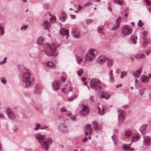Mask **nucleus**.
Instances as JSON below:
<instances>
[{"label": "nucleus", "instance_id": "nucleus-28", "mask_svg": "<svg viewBox=\"0 0 151 151\" xmlns=\"http://www.w3.org/2000/svg\"><path fill=\"white\" fill-rule=\"evenodd\" d=\"M132 132L131 130H129L128 131H126L124 133L125 136L127 138H129L132 135Z\"/></svg>", "mask_w": 151, "mask_h": 151}, {"label": "nucleus", "instance_id": "nucleus-8", "mask_svg": "<svg viewBox=\"0 0 151 151\" xmlns=\"http://www.w3.org/2000/svg\"><path fill=\"white\" fill-rule=\"evenodd\" d=\"M61 85V82L58 80H56L52 83V86L53 89L56 91L59 90Z\"/></svg>", "mask_w": 151, "mask_h": 151}, {"label": "nucleus", "instance_id": "nucleus-47", "mask_svg": "<svg viewBox=\"0 0 151 151\" xmlns=\"http://www.w3.org/2000/svg\"><path fill=\"white\" fill-rule=\"evenodd\" d=\"M7 59L6 57H5L4 58L3 60L0 62V64L1 65H2L4 64L6 62Z\"/></svg>", "mask_w": 151, "mask_h": 151}, {"label": "nucleus", "instance_id": "nucleus-52", "mask_svg": "<svg viewBox=\"0 0 151 151\" xmlns=\"http://www.w3.org/2000/svg\"><path fill=\"white\" fill-rule=\"evenodd\" d=\"M27 26L26 25H24L23 26H22L21 27V29L22 30H24L27 29Z\"/></svg>", "mask_w": 151, "mask_h": 151}, {"label": "nucleus", "instance_id": "nucleus-46", "mask_svg": "<svg viewBox=\"0 0 151 151\" xmlns=\"http://www.w3.org/2000/svg\"><path fill=\"white\" fill-rule=\"evenodd\" d=\"M93 4L92 2L91 1H89L87 3H85L84 5V6L85 7H87L90 6L92 5Z\"/></svg>", "mask_w": 151, "mask_h": 151}, {"label": "nucleus", "instance_id": "nucleus-19", "mask_svg": "<svg viewBox=\"0 0 151 151\" xmlns=\"http://www.w3.org/2000/svg\"><path fill=\"white\" fill-rule=\"evenodd\" d=\"M42 26H43L44 29H47L49 30V28L50 27V22L46 20L44 21L42 24Z\"/></svg>", "mask_w": 151, "mask_h": 151}, {"label": "nucleus", "instance_id": "nucleus-25", "mask_svg": "<svg viewBox=\"0 0 151 151\" xmlns=\"http://www.w3.org/2000/svg\"><path fill=\"white\" fill-rule=\"evenodd\" d=\"M58 128L59 129L63 132L68 131L67 126L65 125H61L58 127Z\"/></svg>", "mask_w": 151, "mask_h": 151}, {"label": "nucleus", "instance_id": "nucleus-11", "mask_svg": "<svg viewBox=\"0 0 151 151\" xmlns=\"http://www.w3.org/2000/svg\"><path fill=\"white\" fill-rule=\"evenodd\" d=\"M6 112L9 118L14 119L15 117L14 113L10 108L8 107L6 109Z\"/></svg>", "mask_w": 151, "mask_h": 151}, {"label": "nucleus", "instance_id": "nucleus-26", "mask_svg": "<svg viewBox=\"0 0 151 151\" xmlns=\"http://www.w3.org/2000/svg\"><path fill=\"white\" fill-rule=\"evenodd\" d=\"M145 57V55L143 53L137 54L134 56L135 58L136 59H141L144 58Z\"/></svg>", "mask_w": 151, "mask_h": 151}, {"label": "nucleus", "instance_id": "nucleus-18", "mask_svg": "<svg viewBox=\"0 0 151 151\" xmlns=\"http://www.w3.org/2000/svg\"><path fill=\"white\" fill-rule=\"evenodd\" d=\"M107 58L103 56H100L97 59V62L100 64H103L105 61H106Z\"/></svg>", "mask_w": 151, "mask_h": 151}, {"label": "nucleus", "instance_id": "nucleus-5", "mask_svg": "<svg viewBox=\"0 0 151 151\" xmlns=\"http://www.w3.org/2000/svg\"><path fill=\"white\" fill-rule=\"evenodd\" d=\"M97 52L95 49L91 48L88 50V52L86 53L85 56V59L89 62H91L95 58V55Z\"/></svg>", "mask_w": 151, "mask_h": 151}, {"label": "nucleus", "instance_id": "nucleus-9", "mask_svg": "<svg viewBox=\"0 0 151 151\" xmlns=\"http://www.w3.org/2000/svg\"><path fill=\"white\" fill-rule=\"evenodd\" d=\"M89 112L88 108L85 105H83L82 106V109L79 111L80 115L81 116H86Z\"/></svg>", "mask_w": 151, "mask_h": 151}, {"label": "nucleus", "instance_id": "nucleus-15", "mask_svg": "<svg viewBox=\"0 0 151 151\" xmlns=\"http://www.w3.org/2000/svg\"><path fill=\"white\" fill-rule=\"evenodd\" d=\"M67 14L64 11H62L61 12V15L59 17V19L62 21L64 22L67 19Z\"/></svg>", "mask_w": 151, "mask_h": 151}, {"label": "nucleus", "instance_id": "nucleus-10", "mask_svg": "<svg viewBox=\"0 0 151 151\" xmlns=\"http://www.w3.org/2000/svg\"><path fill=\"white\" fill-rule=\"evenodd\" d=\"M71 34L72 36L75 38L78 39L81 37V34L79 30L76 28L72 29Z\"/></svg>", "mask_w": 151, "mask_h": 151}, {"label": "nucleus", "instance_id": "nucleus-38", "mask_svg": "<svg viewBox=\"0 0 151 151\" xmlns=\"http://www.w3.org/2000/svg\"><path fill=\"white\" fill-rule=\"evenodd\" d=\"M0 80L2 83L4 85H6L7 83V81L5 77H1L0 78Z\"/></svg>", "mask_w": 151, "mask_h": 151}, {"label": "nucleus", "instance_id": "nucleus-40", "mask_svg": "<svg viewBox=\"0 0 151 151\" xmlns=\"http://www.w3.org/2000/svg\"><path fill=\"white\" fill-rule=\"evenodd\" d=\"M41 128V124L37 123H36L35 124V126L34 129V130L35 131L38 130L39 129H40Z\"/></svg>", "mask_w": 151, "mask_h": 151}, {"label": "nucleus", "instance_id": "nucleus-35", "mask_svg": "<svg viewBox=\"0 0 151 151\" xmlns=\"http://www.w3.org/2000/svg\"><path fill=\"white\" fill-rule=\"evenodd\" d=\"M119 24L118 23H115L114 27L112 28L111 30L115 31L119 27Z\"/></svg>", "mask_w": 151, "mask_h": 151}, {"label": "nucleus", "instance_id": "nucleus-14", "mask_svg": "<svg viewBox=\"0 0 151 151\" xmlns=\"http://www.w3.org/2000/svg\"><path fill=\"white\" fill-rule=\"evenodd\" d=\"M60 34L63 36H67L66 38H67L69 37V31L68 29L65 28H61L60 30Z\"/></svg>", "mask_w": 151, "mask_h": 151}, {"label": "nucleus", "instance_id": "nucleus-57", "mask_svg": "<svg viewBox=\"0 0 151 151\" xmlns=\"http://www.w3.org/2000/svg\"><path fill=\"white\" fill-rule=\"evenodd\" d=\"M94 97L93 96H90V99L91 102H93L94 101Z\"/></svg>", "mask_w": 151, "mask_h": 151}, {"label": "nucleus", "instance_id": "nucleus-17", "mask_svg": "<svg viewBox=\"0 0 151 151\" xmlns=\"http://www.w3.org/2000/svg\"><path fill=\"white\" fill-rule=\"evenodd\" d=\"M123 150L125 151H134V149L130 148V145L129 144H125L122 145Z\"/></svg>", "mask_w": 151, "mask_h": 151}, {"label": "nucleus", "instance_id": "nucleus-23", "mask_svg": "<svg viewBox=\"0 0 151 151\" xmlns=\"http://www.w3.org/2000/svg\"><path fill=\"white\" fill-rule=\"evenodd\" d=\"M140 138V136L139 134L136 133L132 135V142H137L139 140Z\"/></svg>", "mask_w": 151, "mask_h": 151}, {"label": "nucleus", "instance_id": "nucleus-1", "mask_svg": "<svg viewBox=\"0 0 151 151\" xmlns=\"http://www.w3.org/2000/svg\"><path fill=\"white\" fill-rule=\"evenodd\" d=\"M43 50L45 54L48 56L57 55L55 52L56 50V46L53 43L49 44H45L43 45Z\"/></svg>", "mask_w": 151, "mask_h": 151}, {"label": "nucleus", "instance_id": "nucleus-58", "mask_svg": "<svg viewBox=\"0 0 151 151\" xmlns=\"http://www.w3.org/2000/svg\"><path fill=\"white\" fill-rule=\"evenodd\" d=\"M48 7H49V6L47 4H44V9H48Z\"/></svg>", "mask_w": 151, "mask_h": 151}, {"label": "nucleus", "instance_id": "nucleus-42", "mask_svg": "<svg viewBox=\"0 0 151 151\" xmlns=\"http://www.w3.org/2000/svg\"><path fill=\"white\" fill-rule=\"evenodd\" d=\"M110 75V80L112 82L114 81V77L113 74V71L112 70H111L110 73H109Z\"/></svg>", "mask_w": 151, "mask_h": 151}, {"label": "nucleus", "instance_id": "nucleus-39", "mask_svg": "<svg viewBox=\"0 0 151 151\" xmlns=\"http://www.w3.org/2000/svg\"><path fill=\"white\" fill-rule=\"evenodd\" d=\"M106 61H107V64L109 66L111 65L114 63L113 60L111 59H109L108 58L106 59Z\"/></svg>", "mask_w": 151, "mask_h": 151}, {"label": "nucleus", "instance_id": "nucleus-51", "mask_svg": "<svg viewBox=\"0 0 151 151\" xmlns=\"http://www.w3.org/2000/svg\"><path fill=\"white\" fill-rule=\"evenodd\" d=\"M121 18L120 17H118L116 19V23H119L120 24V22L121 20Z\"/></svg>", "mask_w": 151, "mask_h": 151}, {"label": "nucleus", "instance_id": "nucleus-21", "mask_svg": "<svg viewBox=\"0 0 151 151\" xmlns=\"http://www.w3.org/2000/svg\"><path fill=\"white\" fill-rule=\"evenodd\" d=\"M97 108L98 109L99 113L100 115H104L105 114V111H106L107 109L106 106L104 105L102 106V109L99 106H98Z\"/></svg>", "mask_w": 151, "mask_h": 151}, {"label": "nucleus", "instance_id": "nucleus-2", "mask_svg": "<svg viewBox=\"0 0 151 151\" xmlns=\"http://www.w3.org/2000/svg\"><path fill=\"white\" fill-rule=\"evenodd\" d=\"M35 137L43 149H45L46 151L49 150L50 145L47 141H45L46 138L45 135H42L41 133H38L35 134Z\"/></svg>", "mask_w": 151, "mask_h": 151}, {"label": "nucleus", "instance_id": "nucleus-53", "mask_svg": "<svg viewBox=\"0 0 151 151\" xmlns=\"http://www.w3.org/2000/svg\"><path fill=\"white\" fill-rule=\"evenodd\" d=\"M35 93L37 94H39L40 93V91L39 89H37V88H35Z\"/></svg>", "mask_w": 151, "mask_h": 151}, {"label": "nucleus", "instance_id": "nucleus-4", "mask_svg": "<svg viewBox=\"0 0 151 151\" xmlns=\"http://www.w3.org/2000/svg\"><path fill=\"white\" fill-rule=\"evenodd\" d=\"M101 83V81L98 78H93L90 81V87L97 91L101 90V87L100 86V84Z\"/></svg>", "mask_w": 151, "mask_h": 151}, {"label": "nucleus", "instance_id": "nucleus-6", "mask_svg": "<svg viewBox=\"0 0 151 151\" xmlns=\"http://www.w3.org/2000/svg\"><path fill=\"white\" fill-rule=\"evenodd\" d=\"M132 32L131 27L128 25H124L121 28V32L125 36L130 35Z\"/></svg>", "mask_w": 151, "mask_h": 151}, {"label": "nucleus", "instance_id": "nucleus-49", "mask_svg": "<svg viewBox=\"0 0 151 151\" xmlns=\"http://www.w3.org/2000/svg\"><path fill=\"white\" fill-rule=\"evenodd\" d=\"M83 73V70H82V69H81L79 70H78L77 72L78 75L79 76H81L82 75Z\"/></svg>", "mask_w": 151, "mask_h": 151}, {"label": "nucleus", "instance_id": "nucleus-29", "mask_svg": "<svg viewBox=\"0 0 151 151\" xmlns=\"http://www.w3.org/2000/svg\"><path fill=\"white\" fill-rule=\"evenodd\" d=\"M131 40L132 42L134 44H135L137 43V37L136 35H132L130 37Z\"/></svg>", "mask_w": 151, "mask_h": 151}, {"label": "nucleus", "instance_id": "nucleus-27", "mask_svg": "<svg viewBox=\"0 0 151 151\" xmlns=\"http://www.w3.org/2000/svg\"><path fill=\"white\" fill-rule=\"evenodd\" d=\"M72 88L71 87L69 86L68 87H64L61 89L62 92L64 93H68L69 91H71L72 90Z\"/></svg>", "mask_w": 151, "mask_h": 151}, {"label": "nucleus", "instance_id": "nucleus-41", "mask_svg": "<svg viewBox=\"0 0 151 151\" xmlns=\"http://www.w3.org/2000/svg\"><path fill=\"white\" fill-rule=\"evenodd\" d=\"M104 27L103 25L99 26L97 29L98 31L101 33H103V28Z\"/></svg>", "mask_w": 151, "mask_h": 151}, {"label": "nucleus", "instance_id": "nucleus-31", "mask_svg": "<svg viewBox=\"0 0 151 151\" xmlns=\"http://www.w3.org/2000/svg\"><path fill=\"white\" fill-rule=\"evenodd\" d=\"M115 3L117 4L118 5H122L124 4V0H111Z\"/></svg>", "mask_w": 151, "mask_h": 151}, {"label": "nucleus", "instance_id": "nucleus-32", "mask_svg": "<svg viewBox=\"0 0 151 151\" xmlns=\"http://www.w3.org/2000/svg\"><path fill=\"white\" fill-rule=\"evenodd\" d=\"M4 27L1 24H0V35L2 36L4 34Z\"/></svg>", "mask_w": 151, "mask_h": 151}, {"label": "nucleus", "instance_id": "nucleus-33", "mask_svg": "<svg viewBox=\"0 0 151 151\" xmlns=\"http://www.w3.org/2000/svg\"><path fill=\"white\" fill-rule=\"evenodd\" d=\"M46 64L48 67H54L56 63L55 62L52 61H48Z\"/></svg>", "mask_w": 151, "mask_h": 151}, {"label": "nucleus", "instance_id": "nucleus-64", "mask_svg": "<svg viewBox=\"0 0 151 151\" xmlns=\"http://www.w3.org/2000/svg\"><path fill=\"white\" fill-rule=\"evenodd\" d=\"M61 79L62 81L63 82H64L66 80V78H65V77H63V76H62L61 77Z\"/></svg>", "mask_w": 151, "mask_h": 151}, {"label": "nucleus", "instance_id": "nucleus-34", "mask_svg": "<svg viewBox=\"0 0 151 151\" xmlns=\"http://www.w3.org/2000/svg\"><path fill=\"white\" fill-rule=\"evenodd\" d=\"M141 79L142 82L146 83L149 81V78L148 77L143 76H141Z\"/></svg>", "mask_w": 151, "mask_h": 151}, {"label": "nucleus", "instance_id": "nucleus-63", "mask_svg": "<svg viewBox=\"0 0 151 151\" xmlns=\"http://www.w3.org/2000/svg\"><path fill=\"white\" fill-rule=\"evenodd\" d=\"M145 1L147 5H148L150 4V2L149 1V0H145Z\"/></svg>", "mask_w": 151, "mask_h": 151}, {"label": "nucleus", "instance_id": "nucleus-24", "mask_svg": "<svg viewBox=\"0 0 151 151\" xmlns=\"http://www.w3.org/2000/svg\"><path fill=\"white\" fill-rule=\"evenodd\" d=\"M147 126V125L146 124H144L140 127L139 131L142 134H144L145 133Z\"/></svg>", "mask_w": 151, "mask_h": 151}, {"label": "nucleus", "instance_id": "nucleus-43", "mask_svg": "<svg viewBox=\"0 0 151 151\" xmlns=\"http://www.w3.org/2000/svg\"><path fill=\"white\" fill-rule=\"evenodd\" d=\"M77 97V95H75V97H70L67 99V101L68 102H71L74 100V99Z\"/></svg>", "mask_w": 151, "mask_h": 151}, {"label": "nucleus", "instance_id": "nucleus-44", "mask_svg": "<svg viewBox=\"0 0 151 151\" xmlns=\"http://www.w3.org/2000/svg\"><path fill=\"white\" fill-rule=\"evenodd\" d=\"M76 58L77 62L79 63H80L82 61V59L80 58L77 55H76Z\"/></svg>", "mask_w": 151, "mask_h": 151}, {"label": "nucleus", "instance_id": "nucleus-48", "mask_svg": "<svg viewBox=\"0 0 151 151\" xmlns=\"http://www.w3.org/2000/svg\"><path fill=\"white\" fill-rule=\"evenodd\" d=\"M138 24L139 26L141 27L143 26V24L141 20H139L138 22Z\"/></svg>", "mask_w": 151, "mask_h": 151}, {"label": "nucleus", "instance_id": "nucleus-30", "mask_svg": "<svg viewBox=\"0 0 151 151\" xmlns=\"http://www.w3.org/2000/svg\"><path fill=\"white\" fill-rule=\"evenodd\" d=\"M44 42V38L42 37H39L37 40V44L40 45H42Z\"/></svg>", "mask_w": 151, "mask_h": 151}, {"label": "nucleus", "instance_id": "nucleus-12", "mask_svg": "<svg viewBox=\"0 0 151 151\" xmlns=\"http://www.w3.org/2000/svg\"><path fill=\"white\" fill-rule=\"evenodd\" d=\"M90 124L86 125L84 127L85 135L86 136L88 134L91 135L92 131Z\"/></svg>", "mask_w": 151, "mask_h": 151}, {"label": "nucleus", "instance_id": "nucleus-3", "mask_svg": "<svg viewBox=\"0 0 151 151\" xmlns=\"http://www.w3.org/2000/svg\"><path fill=\"white\" fill-rule=\"evenodd\" d=\"M31 74L29 72L23 73L22 80L23 83H25V87L29 88L32 84L34 78L31 77Z\"/></svg>", "mask_w": 151, "mask_h": 151}, {"label": "nucleus", "instance_id": "nucleus-61", "mask_svg": "<svg viewBox=\"0 0 151 151\" xmlns=\"http://www.w3.org/2000/svg\"><path fill=\"white\" fill-rule=\"evenodd\" d=\"M48 128V127L47 126H45L43 127H41L40 129L41 130H43L45 129H46L47 128Z\"/></svg>", "mask_w": 151, "mask_h": 151}, {"label": "nucleus", "instance_id": "nucleus-16", "mask_svg": "<svg viewBox=\"0 0 151 151\" xmlns=\"http://www.w3.org/2000/svg\"><path fill=\"white\" fill-rule=\"evenodd\" d=\"M93 128L94 130L99 131L102 129L101 125L99 124L96 121H93Z\"/></svg>", "mask_w": 151, "mask_h": 151}, {"label": "nucleus", "instance_id": "nucleus-54", "mask_svg": "<svg viewBox=\"0 0 151 151\" xmlns=\"http://www.w3.org/2000/svg\"><path fill=\"white\" fill-rule=\"evenodd\" d=\"M112 139L114 143L115 144L116 143V137L114 135H113L112 137Z\"/></svg>", "mask_w": 151, "mask_h": 151}, {"label": "nucleus", "instance_id": "nucleus-60", "mask_svg": "<svg viewBox=\"0 0 151 151\" xmlns=\"http://www.w3.org/2000/svg\"><path fill=\"white\" fill-rule=\"evenodd\" d=\"M86 80V78L85 77H83L81 78V80L84 81V85H86L87 83L86 81H84Z\"/></svg>", "mask_w": 151, "mask_h": 151}, {"label": "nucleus", "instance_id": "nucleus-7", "mask_svg": "<svg viewBox=\"0 0 151 151\" xmlns=\"http://www.w3.org/2000/svg\"><path fill=\"white\" fill-rule=\"evenodd\" d=\"M118 114V124L120 126L123 123L124 120V116L123 111L121 109H119L117 110Z\"/></svg>", "mask_w": 151, "mask_h": 151}, {"label": "nucleus", "instance_id": "nucleus-22", "mask_svg": "<svg viewBox=\"0 0 151 151\" xmlns=\"http://www.w3.org/2000/svg\"><path fill=\"white\" fill-rule=\"evenodd\" d=\"M110 96V93L107 92H103L101 93V99L105 98L106 99H108Z\"/></svg>", "mask_w": 151, "mask_h": 151}, {"label": "nucleus", "instance_id": "nucleus-20", "mask_svg": "<svg viewBox=\"0 0 151 151\" xmlns=\"http://www.w3.org/2000/svg\"><path fill=\"white\" fill-rule=\"evenodd\" d=\"M142 70V68L140 67L139 69L134 71L133 74L135 78L139 77L141 73Z\"/></svg>", "mask_w": 151, "mask_h": 151}, {"label": "nucleus", "instance_id": "nucleus-62", "mask_svg": "<svg viewBox=\"0 0 151 151\" xmlns=\"http://www.w3.org/2000/svg\"><path fill=\"white\" fill-rule=\"evenodd\" d=\"M88 139L87 137H85L82 140V142H86L87 140Z\"/></svg>", "mask_w": 151, "mask_h": 151}, {"label": "nucleus", "instance_id": "nucleus-50", "mask_svg": "<svg viewBox=\"0 0 151 151\" xmlns=\"http://www.w3.org/2000/svg\"><path fill=\"white\" fill-rule=\"evenodd\" d=\"M60 111L61 112H65L66 111V109L65 107H63L60 109Z\"/></svg>", "mask_w": 151, "mask_h": 151}, {"label": "nucleus", "instance_id": "nucleus-55", "mask_svg": "<svg viewBox=\"0 0 151 151\" xmlns=\"http://www.w3.org/2000/svg\"><path fill=\"white\" fill-rule=\"evenodd\" d=\"M70 119L72 121H75L76 120V118L73 115H72L70 117Z\"/></svg>", "mask_w": 151, "mask_h": 151}, {"label": "nucleus", "instance_id": "nucleus-45", "mask_svg": "<svg viewBox=\"0 0 151 151\" xmlns=\"http://www.w3.org/2000/svg\"><path fill=\"white\" fill-rule=\"evenodd\" d=\"M127 74V73L125 71H122L121 72V74L120 78L122 79Z\"/></svg>", "mask_w": 151, "mask_h": 151}, {"label": "nucleus", "instance_id": "nucleus-37", "mask_svg": "<svg viewBox=\"0 0 151 151\" xmlns=\"http://www.w3.org/2000/svg\"><path fill=\"white\" fill-rule=\"evenodd\" d=\"M56 17L55 16H52L50 19V22L52 23H55L56 21Z\"/></svg>", "mask_w": 151, "mask_h": 151}, {"label": "nucleus", "instance_id": "nucleus-56", "mask_svg": "<svg viewBox=\"0 0 151 151\" xmlns=\"http://www.w3.org/2000/svg\"><path fill=\"white\" fill-rule=\"evenodd\" d=\"M93 20L91 19H88L87 20L86 23L88 24H89L92 22Z\"/></svg>", "mask_w": 151, "mask_h": 151}, {"label": "nucleus", "instance_id": "nucleus-13", "mask_svg": "<svg viewBox=\"0 0 151 151\" xmlns=\"http://www.w3.org/2000/svg\"><path fill=\"white\" fill-rule=\"evenodd\" d=\"M143 144L146 146H149L151 144V138L150 136H145L143 139Z\"/></svg>", "mask_w": 151, "mask_h": 151}, {"label": "nucleus", "instance_id": "nucleus-59", "mask_svg": "<svg viewBox=\"0 0 151 151\" xmlns=\"http://www.w3.org/2000/svg\"><path fill=\"white\" fill-rule=\"evenodd\" d=\"M47 140L48 142H50V143H52V139L51 138H49L47 139Z\"/></svg>", "mask_w": 151, "mask_h": 151}, {"label": "nucleus", "instance_id": "nucleus-36", "mask_svg": "<svg viewBox=\"0 0 151 151\" xmlns=\"http://www.w3.org/2000/svg\"><path fill=\"white\" fill-rule=\"evenodd\" d=\"M145 89L143 88H142L140 89H139L138 90V93L139 94L140 96H142L143 95V94L145 93Z\"/></svg>", "mask_w": 151, "mask_h": 151}]
</instances>
